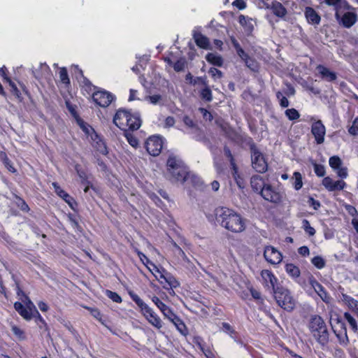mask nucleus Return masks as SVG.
<instances>
[{
    "instance_id": "nucleus-1",
    "label": "nucleus",
    "mask_w": 358,
    "mask_h": 358,
    "mask_svg": "<svg viewBox=\"0 0 358 358\" xmlns=\"http://www.w3.org/2000/svg\"><path fill=\"white\" fill-rule=\"evenodd\" d=\"M306 326L310 337L322 350L327 349L331 341V331L324 319L320 315L312 314Z\"/></svg>"
},
{
    "instance_id": "nucleus-2",
    "label": "nucleus",
    "mask_w": 358,
    "mask_h": 358,
    "mask_svg": "<svg viewBox=\"0 0 358 358\" xmlns=\"http://www.w3.org/2000/svg\"><path fill=\"white\" fill-rule=\"evenodd\" d=\"M217 222L232 233H241L245 229V223L242 216L235 210L220 206L215 210Z\"/></svg>"
},
{
    "instance_id": "nucleus-3",
    "label": "nucleus",
    "mask_w": 358,
    "mask_h": 358,
    "mask_svg": "<svg viewBox=\"0 0 358 358\" xmlns=\"http://www.w3.org/2000/svg\"><path fill=\"white\" fill-rule=\"evenodd\" d=\"M114 124L122 131H136L142 123L140 113L131 109L119 108L113 116Z\"/></svg>"
},
{
    "instance_id": "nucleus-4",
    "label": "nucleus",
    "mask_w": 358,
    "mask_h": 358,
    "mask_svg": "<svg viewBox=\"0 0 358 358\" xmlns=\"http://www.w3.org/2000/svg\"><path fill=\"white\" fill-rule=\"evenodd\" d=\"M166 174L170 180L185 182L189 176L188 166L179 157L170 155L166 163Z\"/></svg>"
},
{
    "instance_id": "nucleus-5",
    "label": "nucleus",
    "mask_w": 358,
    "mask_h": 358,
    "mask_svg": "<svg viewBox=\"0 0 358 358\" xmlns=\"http://www.w3.org/2000/svg\"><path fill=\"white\" fill-rule=\"evenodd\" d=\"M130 298L135 302L138 307L140 312L148 321L150 324L159 329L162 327V322L160 317L153 311V310L146 304L141 297L134 292L130 290L128 292Z\"/></svg>"
},
{
    "instance_id": "nucleus-6",
    "label": "nucleus",
    "mask_w": 358,
    "mask_h": 358,
    "mask_svg": "<svg viewBox=\"0 0 358 358\" xmlns=\"http://www.w3.org/2000/svg\"><path fill=\"white\" fill-rule=\"evenodd\" d=\"M278 305L287 312H292L296 306V301L291 292L282 286L276 287L273 292Z\"/></svg>"
},
{
    "instance_id": "nucleus-7",
    "label": "nucleus",
    "mask_w": 358,
    "mask_h": 358,
    "mask_svg": "<svg viewBox=\"0 0 358 358\" xmlns=\"http://www.w3.org/2000/svg\"><path fill=\"white\" fill-rule=\"evenodd\" d=\"M247 143L250 147L252 168L258 173H265L268 169V164L263 154L257 148L251 137L248 138Z\"/></svg>"
},
{
    "instance_id": "nucleus-8",
    "label": "nucleus",
    "mask_w": 358,
    "mask_h": 358,
    "mask_svg": "<svg viewBox=\"0 0 358 358\" xmlns=\"http://www.w3.org/2000/svg\"><path fill=\"white\" fill-rule=\"evenodd\" d=\"M333 324H331V329L336 336L339 344L346 347L350 343V340L347 333L345 322L343 317L338 314H335L332 317Z\"/></svg>"
},
{
    "instance_id": "nucleus-9",
    "label": "nucleus",
    "mask_w": 358,
    "mask_h": 358,
    "mask_svg": "<svg viewBox=\"0 0 358 358\" xmlns=\"http://www.w3.org/2000/svg\"><path fill=\"white\" fill-rule=\"evenodd\" d=\"M115 96L105 89L99 87L92 94V101L96 107L106 108L115 101Z\"/></svg>"
},
{
    "instance_id": "nucleus-10",
    "label": "nucleus",
    "mask_w": 358,
    "mask_h": 358,
    "mask_svg": "<svg viewBox=\"0 0 358 358\" xmlns=\"http://www.w3.org/2000/svg\"><path fill=\"white\" fill-rule=\"evenodd\" d=\"M335 17L338 23L345 28H350L357 21V15L349 3L346 8L341 9L338 15L335 13Z\"/></svg>"
},
{
    "instance_id": "nucleus-11",
    "label": "nucleus",
    "mask_w": 358,
    "mask_h": 358,
    "mask_svg": "<svg viewBox=\"0 0 358 358\" xmlns=\"http://www.w3.org/2000/svg\"><path fill=\"white\" fill-rule=\"evenodd\" d=\"M13 306L18 314L27 321H30L32 318L36 320L38 316L41 315L30 300L27 307L20 301H15Z\"/></svg>"
},
{
    "instance_id": "nucleus-12",
    "label": "nucleus",
    "mask_w": 358,
    "mask_h": 358,
    "mask_svg": "<svg viewBox=\"0 0 358 358\" xmlns=\"http://www.w3.org/2000/svg\"><path fill=\"white\" fill-rule=\"evenodd\" d=\"M311 124V134H313L317 144H322L324 142L326 135V127L322 120H316L314 117H310Z\"/></svg>"
},
{
    "instance_id": "nucleus-13",
    "label": "nucleus",
    "mask_w": 358,
    "mask_h": 358,
    "mask_svg": "<svg viewBox=\"0 0 358 358\" xmlns=\"http://www.w3.org/2000/svg\"><path fill=\"white\" fill-rule=\"evenodd\" d=\"M163 142L158 136H150L145 143V148L148 153L152 156H158L162 150Z\"/></svg>"
},
{
    "instance_id": "nucleus-14",
    "label": "nucleus",
    "mask_w": 358,
    "mask_h": 358,
    "mask_svg": "<svg viewBox=\"0 0 358 358\" xmlns=\"http://www.w3.org/2000/svg\"><path fill=\"white\" fill-rule=\"evenodd\" d=\"M157 280L166 290L176 288L180 285L178 281L164 268H162L160 274L157 275Z\"/></svg>"
},
{
    "instance_id": "nucleus-15",
    "label": "nucleus",
    "mask_w": 358,
    "mask_h": 358,
    "mask_svg": "<svg viewBox=\"0 0 358 358\" xmlns=\"http://www.w3.org/2000/svg\"><path fill=\"white\" fill-rule=\"evenodd\" d=\"M262 198L273 203H280L282 201V194L271 185L267 184L260 194Z\"/></svg>"
},
{
    "instance_id": "nucleus-16",
    "label": "nucleus",
    "mask_w": 358,
    "mask_h": 358,
    "mask_svg": "<svg viewBox=\"0 0 358 358\" xmlns=\"http://www.w3.org/2000/svg\"><path fill=\"white\" fill-rule=\"evenodd\" d=\"M264 257L268 263L272 265H277L282 260V253L272 245H266L264 248Z\"/></svg>"
},
{
    "instance_id": "nucleus-17",
    "label": "nucleus",
    "mask_w": 358,
    "mask_h": 358,
    "mask_svg": "<svg viewBox=\"0 0 358 358\" xmlns=\"http://www.w3.org/2000/svg\"><path fill=\"white\" fill-rule=\"evenodd\" d=\"M261 277L262 278L263 285L268 289L273 292L276 289L278 278L270 270L264 269L261 271Z\"/></svg>"
},
{
    "instance_id": "nucleus-18",
    "label": "nucleus",
    "mask_w": 358,
    "mask_h": 358,
    "mask_svg": "<svg viewBox=\"0 0 358 358\" xmlns=\"http://www.w3.org/2000/svg\"><path fill=\"white\" fill-rule=\"evenodd\" d=\"M329 164L333 170L336 171L338 177L341 178L348 177V169L345 166H342L343 162L338 156L334 155L331 157L329 159Z\"/></svg>"
},
{
    "instance_id": "nucleus-19",
    "label": "nucleus",
    "mask_w": 358,
    "mask_h": 358,
    "mask_svg": "<svg viewBox=\"0 0 358 358\" xmlns=\"http://www.w3.org/2000/svg\"><path fill=\"white\" fill-rule=\"evenodd\" d=\"M52 185L55 189V193L61 197L72 210L76 211L78 207V203L75 199L64 191L57 182H52Z\"/></svg>"
},
{
    "instance_id": "nucleus-20",
    "label": "nucleus",
    "mask_w": 358,
    "mask_h": 358,
    "mask_svg": "<svg viewBox=\"0 0 358 358\" xmlns=\"http://www.w3.org/2000/svg\"><path fill=\"white\" fill-rule=\"evenodd\" d=\"M311 285L314 288L315 291L319 295L320 299L327 304L330 303L331 301V297L329 294L327 292L324 287L320 284L317 280H311Z\"/></svg>"
},
{
    "instance_id": "nucleus-21",
    "label": "nucleus",
    "mask_w": 358,
    "mask_h": 358,
    "mask_svg": "<svg viewBox=\"0 0 358 358\" xmlns=\"http://www.w3.org/2000/svg\"><path fill=\"white\" fill-rule=\"evenodd\" d=\"M193 39L196 43V45L201 49L203 50H211L212 47L210 45L209 38L204 36L200 31H194L192 34Z\"/></svg>"
},
{
    "instance_id": "nucleus-22",
    "label": "nucleus",
    "mask_w": 358,
    "mask_h": 358,
    "mask_svg": "<svg viewBox=\"0 0 358 358\" xmlns=\"http://www.w3.org/2000/svg\"><path fill=\"white\" fill-rule=\"evenodd\" d=\"M304 15L307 22L313 25H318L321 21L320 14L312 7L305 8Z\"/></svg>"
},
{
    "instance_id": "nucleus-23",
    "label": "nucleus",
    "mask_w": 358,
    "mask_h": 358,
    "mask_svg": "<svg viewBox=\"0 0 358 358\" xmlns=\"http://www.w3.org/2000/svg\"><path fill=\"white\" fill-rule=\"evenodd\" d=\"M90 139L92 141V145L96 152L103 155H106L108 153L106 143L97 133L96 137L92 136Z\"/></svg>"
},
{
    "instance_id": "nucleus-24",
    "label": "nucleus",
    "mask_w": 358,
    "mask_h": 358,
    "mask_svg": "<svg viewBox=\"0 0 358 358\" xmlns=\"http://www.w3.org/2000/svg\"><path fill=\"white\" fill-rule=\"evenodd\" d=\"M320 76L324 80L332 82L336 80L337 75L335 72L330 71L327 67L322 64H318L316 66Z\"/></svg>"
},
{
    "instance_id": "nucleus-25",
    "label": "nucleus",
    "mask_w": 358,
    "mask_h": 358,
    "mask_svg": "<svg viewBox=\"0 0 358 358\" xmlns=\"http://www.w3.org/2000/svg\"><path fill=\"white\" fill-rule=\"evenodd\" d=\"M341 299L348 306L351 313L358 318V301L346 294H342Z\"/></svg>"
},
{
    "instance_id": "nucleus-26",
    "label": "nucleus",
    "mask_w": 358,
    "mask_h": 358,
    "mask_svg": "<svg viewBox=\"0 0 358 358\" xmlns=\"http://www.w3.org/2000/svg\"><path fill=\"white\" fill-rule=\"evenodd\" d=\"M79 84L83 94L89 95L90 98L92 97V94L99 88V87L94 85L87 78H84Z\"/></svg>"
},
{
    "instance_id": "nucleus-27",
    "label": "nucleus",
    "mask_w": 358,
    "mask_h": 358,
    "mask_svg": "<svg viewBox=\"0 0 358 358\" xmlns=\"http://www.w3.org/2000/svg\"><path fill=\"white\" fill-rule=\"evenodd\" d=\"M266 185L260 176H253L250 178V185L252 190L260 194Z\"/></svg>"
},
{
    "instance_id": "nucleus-28",
    "label": "nucleus",
    "mask_w": 358,
    "mask_h": 358,
    "mask_svg": "<svg viewBox=\"0 0 358 358\" xmlns=\"http://www.w3.org/2000/svg\"><path fill=\"white\" fill-rule=\"evenodd\" d=\"M52 74L50 66L46 63H41L39 69L33 71L34 78L37 80H41L43 78H47Z\"/></svg>"
},
{
    "instance_id": "nucleus-29",
    "label": "nucleus",
    "mask_w": 358,
    "mask_h": 358,
    "mask_svg": "<svg viewBox=\"0 0 358 358\" xmlns=\"http://www.w3.org/2000/svg\"><path fill=\"white\" fill-rule=\"evenodd\" d=\"M238 22L243 27L245 33L250 36L254 30V26L252 22V19L243 15H240L238 17Z\"/></svg>"
},
{
    "instance_id": "nucleus-30",
    "label": "nucleus",
    "mask_w": 358,
    "mask_h": 358,
    "mask_svg": "<svg viewBox=\"0 0 358 358\" xmlns=\"http://www.w3.org/2000/svg\"><path fill=\"white\" fill-rule=\"evenodd\" d=\"M220 128L222 129V131L224 133L227 138L232 140L236 141L238 138V133L236 131V130L230 126V124L227 122H223L220 124L219 125Z\"/></svg>"
},
{
    "instance_id": "nucleus-31",
    "label": "nucleus",
    "mask_w": 358,
    "mask_h": 358,
    "mask_svg": "<svg viewBox=\"0 0 358 358\" xmlns=\"http://www.w3.org/2000/svg\"><path fill=\"white\" fill-rule=\"evenodd\" d=\"M76 123L82 129V131L90 138H92V136H96V132L94 129L88 123L85 122L81 117L77 120Z\"/></svg>"
},
{
    "instance_id": "nucleus-32",
    "label": "nucleus",
    "mask_w": 358,
    "mask_h": 358,
    "mask_svg": "<svg viewBox=\"0 0 358 358\" xmlns=\"http://www.w3.org/2000/svg\"><path fill=\"white\" fill-rule=\"evenodd\" d=\"M343 318L348 322L350 330L354 333H358V324L356 317L349 312H345Z\"/></svg>"
},
{
    "instance_id": "nucleus-33",
    "label": "nucleus",
    "mask_w": 358,
    "mask_h": 358,
    "mask_svg": "<svg viewBox=\"0 0 358 358\" xmlns=\"http://www.w3.org/2000/svg\"><path fill=\"white\" fill-rule=\"evenodd\" d=\"M205 58L208 63L213 66L218 67H222L223 66L224 59L222 57L219 55L208 52L206 54Z\"/></svg>"
},
{
    "instance_id": "nucleus-34",
    "label": "nucleus",
    "mask_w": 358,
    "mask_h": 358,
    "mask_svg": "<svg viewBox=\"0 0 358 358\" xmlns=\"http://www.w3.org/2000/svg\"><path fill=\"white\" fill-rule=\"evenodd\" d=\"M325 3L328 6H334L336 15L341 12V9L346 8L348 3L347 0H325Z\"/></svg>"
},
{
    "instance_id": "nucleus-35",
    "label": "nucleus",
    "mask_w": 358,
    "mask_h": 358,
    "mask_svg": "<svg viewBox=\"0 0 358 358\" xmlns=\"http://www.w3.org/2000/svg\"><path fill=\"white\" fill-rule=\"evenodd\" d=\"M59 78L61 83L66 89L71 87V80L69 76L68 71L66 67L59 68Z\"/></svg>"
},
{
    "instance_id": "nucleus-36",
    "label": "nucleus",
    "mask_w": 358,
    "mask_h": 358,
    "mask_svg": "<svg viewBox=\"0 0 358 358\" xmlns=\"http://www.w3.org/2000/svg\"><path fill=\"white\" fill-rule=\"evenodd\" d=\"M230 41L233 48L235 49L236 54L242 59V61L247 58L249 55L245 52V50L243 49L234 36H230Z\"/></svg>"
},
{
    "instance_id": "nucleus-37",
    "label": "nucleus",
    "mask_w": 358,
    "mask_h": 358,
    "mask_svg": "<svg viewBox=\"0 0 358 358\" xmlns=\"http://www.w3.org/2000/svg\"><path fill=\"white\" fill-rule=\"evenodd\" d=\"M271 10L273 13L279 17H283L287 14V10L279 1H275L272 3Z\"/></svg>"
},
{
    "instance_id": "nucleus-38",
    "label": "nucleus",
    "mask_w": 358,
    "mask_h": 358,
    "mask_svg": "<svg viewBox=\"0 0 358 358\" xmlns=\"http://www.w3.org/2000/svg\"><path fill=\"white\" fill-rule=\"evenodd\" d=\"M0 161L4 166L11 173H15L16 169L13 166L12 162L9 159L7 153L4 151H0Z\"/></svg>"
},
{
    "instance_id": "nucleus-39",
    "label": "nucleus",
    "mask_w": 358,
    "mask_h": 358,
    "mask_svg": "<svg viewBox=\"0 0 358 358\" xmlns=\"http://www.w3.org/2000/svg\"><path fill=\"white\" fill-rule=\"evenodd\" d=\"M287 273L292 278H297L300 276L299 268L292 263L286 264L285 266Z\"/></svg>"
},
{
    "instance_id": "nucleus-40",
    "label": "nucleus",
    "mask_w": 358,
    "mask_h": 358,
    "mask_svg": "<svg viewBox=\"0 0 358 358\" xmlns=\"http://www.w3.org/2000/svg\"><path fill=\"white\" fill-rule=\"evenodd\" d=\"M245 66L253 72H258L260 68L259 62L253 57L248 55L243 60Z\"/></svg>"
},
{
    "instance_id": "nucleus-41",
    "label": "nucleus",
    "mask_w": 358,
    "mask_h": 358,
    "mask_svg": "<svg viewBox=\"0 0 358 358\" xmlns=\"http://www.w3.org/2000/svg\"><path fill=\"white\" fill-rule=\"evenodd\" d=\"M176 327V329L182 335L187 336L189 334L188 329L183 322V320L178 317L174 322H172Z\"/></svg>"
},
{
    "instance_id": "nucleus-42",
    "label": "nucleus",
    "mask_w": 358,
    "mask_h": 358,
    "mask_svg": "<svg viewBox=\"0 0 358 358\" xmlns=\"http://www.w3.org/2000/svg\"><path fill=\"white\" fill-rule=\"evenodd\" d=\"M199 96L202 100L207 102H210L213 100V94L209 85L200 90Z\"/></svg>"
},
{
    "instance_id": "nucleus-43",
    "label": "nucleus",
    "mask_w": 358,
    "mask_h": 358,
    "mask_svg": "<svg viewBox=\"0 0 358 358\" xmlns=\"http://www.w3.org/2000/svg\"><path fill=\"white\" fill-rule=\"evenodd\" d=\"M134 131H124V136L126 138L129 144L133 148H136L138 146V138L134 136L132 134Z\"/></svg>"
},
{
    "instance_id": "nucleus-44",
    "label": "nucleus",
    "mask_w": 358,
    "mask_h": 358,
    "mask_svg": "<svg viewBox=\"0 0 358 358\" xmlns=\"http://www.w3.org/2000/svg\"><path fill=\"white\" fill-rule=\"evenodd\" d=\"M71 69L73 76L75 77L78 83H80L81 80H83L84 78H86L84 76L83 71L79 67L78 65L73 64Z\"/></svg>"
},
{
    "instance_id": "nucleus-45",
    "label": "nucleus",
    "mask_w": 358,
    "mask_h": 358,
    "mask_svg": "<svg viewBox=\"0 0 358 358\" xmlns=\"http://www.w3.org/2000/svg\"><path fill=\"white\" fill-rule=\"evenodd\" d=\"M11 331L18 340L24 341L27 338L25 331L15 324L11 326Z\"/></svg>"
},
{
    "instance_id": "nucleus-46",
    "label": "nucleus",
    "mask_w": 358,
    "mask_h": 358,
    "mask_svg": "<svg viewBox=\"0 0 358 358\" xmlns=\"http://www.w3.org/2000/svg\"><path fill=\"white\" fill-rule=\"evenodd\" d=\"M84 308L90 311L92 317L96 319L102 324H104V322L102 320V314L97 308H92L87 306H83Z\"/></svg>"
},
{
    "instance_id": "nucleus-47",
    "label": "nucleus",
    "mask_w": 358,
    "mask_h": 358,
    "mask_svg": "<svg viewBox=\"0 0 358 358\" xmlns=\"http://www.w3.org/2000/svg\"><path fill=\"white\" fill-rule=\"evenodd\" d=\"M293 178L294 179V182L293 183L294 188L296 190L301 189L303 187L302 176L301 173L299 171L294 172Z\"/></svg>"
},
{
    "instance_id": "nucleus-48",
    "label": "nucleus",
    "mask_w": 358,
    "mask_h": 358,
    "mask_svg": "<svg viewBox=\"0 0 358 358\" xmlns=\"http://www.w3.org/2000/svg\"><path fill=\"white\" fill-rule=\"evenodd\" d=\"M135 252L137 254L141 262L145 266H148V264H150L151 266H153V268H156V265L151 260H150V259L143 252H142L137 248L135 249Z\"/></svg>"
},
{
    "instance_id": "nucleus-49",
    "label": "nucleus",
    "mask_w": 358,
    "mask_h": 358,
    "mask_svg": "<svg viewBox=\"0 0 358 358\" xmlns=\"http://www.w3.org/2000/svg\"><path fill=\"white\" fill-rule=\"evenodd\" d=\"M162 313L164 315V316L167 318L171 323L174 322L179 316L177 315L173 310L169 307L167 306L164 310L162 312Z\"/></svg>"
},
{
    "instance_id": "nucleus-50",
    "label": "nucleus",
    "mask_w": 358,
    "mask_h": 358,
    "mask_svg": "<svg viewBox=\"0 0 358 358\" xmlns=\"http://www.w3.org/2000/svg\"><path fill=\"white\" fill-rule=\"evenodd\" d=\"M314 169V172L317 177H324L326 174V170L324 165L317 164L315 162L312 163Z\"/></svg>"
},
{
    "instance_id": "nucleus-51",
    "label": "nucleus",
    "mask_w": 358,
    "mask_h": 358,
    "mask_svg": "<svg viewBox=\"0 0 358 358\" xmlns=\"http://www.w3.org/2000/svg\"><path fill=\"white\" fill-rule=\"evenodd\" d=\"M65 103L68 110L76 121L80 118V116L77 111V106L76 105H73L69 101H66Z\"/></svg>"
},
{
    "instance_id": "nucleus-52",
    "label": "nucleus",
    "mask_w": 358,
    "mask_h": 358,
    "mask_svg": "<svg viewBox=\"0 0 358 358\" xmlns=\"http://www.w3.org/2000/svg\"><path fill=\"white\" fill-rule=\"evenodd\" d=\"M10 87V92L20 101L22 100V94L20 91V90L17 88L15 83L12 80H9L8 82Z\"/></svg>"
},
{
    "instance_id": "nucleus-53",
    "label": "nucleus",
    "mask_w": 358,
    "mask_h": 358,
    "mask_svg": "<svg viewBox=\"0 0 358 358\" xmlns=\"http://www.w3.org/2000/svg\"><path fill=\"white\" fill-rule=\"evenodd\" d=\"M105 294L107 297L111 299L113 302L120 303L122 301V297L115 292L109 289L105 291Z\"/></svg>"
},
{
    "instance_id": "nucleus-54",
    "label": "nucleus",
    "mask_w": 358,
    "mask_h": 358,
    "mask_svg": "<svg viewBox=\"0 0 358 358\" xmlns=\"http://www.w3.org/2000/svg\"><path fill=\"white\" fill-rule=\"evenodd\" d=\"M74 169L77 173L78 176L82 179H85V178H89L90 174L87 173V170L82 167V166L79 164H76L74 166Z\"/></svg>"
},
{
    "instance_id": "nucleus-55",
    "label": "nucleus",
    "mask_w": 358,
    "mask_h": 358,
    "mask_svg": "<svg viewBox=\"0 0 358 358\" xmlns=\"http://www.w3.org/2000/svg\"><path fill=\"white\" fill-rule=\"evenodd\" d=\"M186 64H187V62H186L185 59L181 57L179 59H178L175 63L173 64V69L176 72L182 71L185 69Z\"/></svg>"
},
{
    "instance_id": "nucleus-56",
    "label": "nucleus",
    "mask_w": 358,
    "mask_h": 358,
    "mask_svg": "<svg viewBox=\"0 0 358 358\" xmlns=\"http://www.w3.org/2000/svg\"><path fill=\"white\" fill-rule=\"evenodd\" d=\"M312 264L318 269H322L325 266V260L320 256H315L311 260Z\"/></svg>"
},
{
    "instance_id": "nucleus-57",
    "label": "nucleus",
    "mask_w": 358,
    "mask_h": 358,
    "mask_svg": "<svg viewBox=\"0 0 358 358\" xmlns=\"http://www.w3.org/2000/svg\"><path fill=\"white\" fill-rule=\"evenodd\" d=\"M285 113L289 120H296L300 117L299 111L295 108L287 109Z\"/></svg>"
},
{
    "instance_id": "nucleus-58",
    "label": "nucleus",
    "mask_w": 358,
    "mask_h": 358,
    "mask_svg": "<svg viewBox=\"0 0 358 358\" xmlns=\"http://www.w3.org/2000/svg\"><path fill=\"white\" fill-rule=\"evenodd\" d=\"M302 227L306 234L310 236H313L315 234V229L310 226V222L308 220H303L302 221Z\"/></svg>"
},
{
    "instance_id": "nucleus-59",
    "label": "nucleus",
    "mask_w": 358,
    "mask_h": 358,
    "mask_svg": "<svg viewBox=\"0 0 358 358\" xmlns=\"http://www.w3.org/2000/svg\"><path fill=\"white\" fill-rule=\"evenodd\" d=\"M15 199H17V206L20 208L21 210L24 212H29L30 208L27 203V202L20 196L15 195Z\"/></svg>"
},
{
    "instance_id": "nucleus-60",
    "label": "nucleus",
    "mask_w": 358,
    "mask_h": 358,
    "mask_svg": "<svg viewBox=\"0 0 358 358\" xmlns=\"http://www.w3.org/2000/svg\"><path fill=\"white\" fill-rule=\"evenodd\" d=\"M208 73L211 76L214 80L221 79L223 77V73L215 67H210L208 70Z\"/></svg>"
},
{
    "instance_id": "nucleus-61",
    "label": "nucleus",
    "mask_w": 358,
    "mask_h": 358,
    "mask_svg": "<svg viewBox=\"0 0 358 358\" xmlns=\"http://www.w3.org/2000/svg\"><path fill=\"white\" fill-rule=\"evenodd\" d=\"M0 236L3 240L8 248H15V243L7 233L3 232L0 234Z\"/></svg>"
},
{
    "instance_id": "nucleus-62",
    "label": "nucleus",
    "mask_w": 358,
    "mask_h": 358,
    "mask_svg": "<svg viewBox=\"0 0 358 358\" xmlns=\"http://www.w3.org/2000/svg\"><path fill=\"white\" fill-rule=\"evenodd\" d=\"M276 98L280 102V105L282 108L288 107L289 103L287 97L284 96L281 92L278 91L276 92Z\"/></svg>"
},
{
    "instance_id": "nucleus-63",
    "label": "nucleus",
    "mask_w": 358,
    "mask_h": 358,
    "mask_svg": "<svg viewBox=\"0 0 358 358\" xmlns=\"http://www.w3.org/2000/svg\"><path fill=\"white\" fill-rule=\"evenodd\" d=\"M345 187L346 182L344 180H334L331 192L343 190Z\"/></svg>"
},
{
    "instance_id": "nucleus-64",
    "label": "nucleus",
    "mask_w": 358,
    "mask_h": 358,
    "mask_svg": "<svg viewBox=\"0 0 358 358\" xmlns=\"http://www.w3.org/2000/svg\"><path fill=\"white\" fill-rule=\"evenodd\" d=\"M348 132L352 136H358V117L353 120L352 126L348 129Z\"/></svg>"
}]
</instances>
